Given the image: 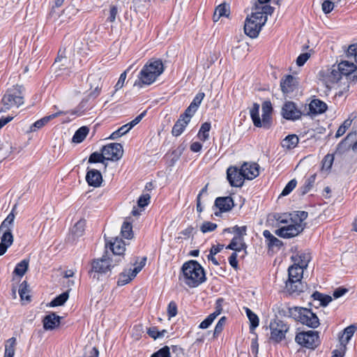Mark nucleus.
<instances>
[{
	"instance_id": "1",
	"label": "nucleus",
	"mask_w": 357,
	"mask_h": 357,
	"mask_svg": "<svg viewBox=\"0 0 357 357\" xmlns=\"http://www.w3.org/2000/svg\"><path fill=\"white\" fill-rule=\"evenodd\" d=\"M270 0H257L252 8L250 15H248L244 24V32L251 38L259 36L261 28L267 22L268 15H271L274 8L268 4Z\"/></svg>"
},
{
	"instance_id": "2",
	"label": "nucleus",
	"mask_w": 357,
	"mask_h": 357,
	"mask_svg": "<svg viewBox=\"0 0 357 357\" xmlns=\"http://www.w3.org/2000/svg\"><path fill=\"white\" fill-rule=\"evenodd\" d=\"M181 271L179 280L190 287H196L206 280L204 268L196 261L190 260L184 263Z\"/></svg>"
},
{
	"instance_id": "3",
	"label": "nucleus",
	"mask_w": 357,
	"mask_h": 357,
	"mask_svg": "<svg viewBox=\"0 0 357 357\" xmlns=\"http://www.w3.org/2000/svg\"><path fill=\"white\" fill-rule=\"evenodd\" d=\"M165 70L160 59H151L144 66L138 75V83L135 85H150L163 73Z\"/></svg>"
},
{
	"instance_id": "4",
	"label": "nucleus",
	"mask_w": 357,
	"mask_h": 357,
	"mask_svg": "<svg viewBox=\"0 0 357 357\" xmlns=\"http://www.w3.org/2000/svg\"><path fill=\"white\" fill-rule=\"evenodd\" d=\"M288 315L308 327L316 328L319 326V320L310 309L301 307L288 308Z\"/></svg>"
},
{
	"instance_id": "5",
	"label": "nucleus",
	"mask_w": 357,
	"mask_h": 357,
	"mask_svg": "<svg viewBox=\"0 0 357 357\" xmlns=\"http://www.w3.org/2000/svg\"><path fill=\"white\" fill-rule=\"evenodd\" d=\"M303 269L295 265H291L288 268V280L286 282V289L289 294H297L303 292L304 285L301 282L303 278Z\"/></svg>"
},
{
	"instance_id": "6",
	"label": "nucleus",
	"mask_w": 357,
	"mask_h": 357,
	"mask_svg": "<svg viewBox=\"0 0 357 357\" xmlns=\"http://www.w3.org/2000/svg\"><path fill=\"white\" fill-rule=\"evenodd\" d=\"M23 103L24 97L22 94L21 87L16 86L9 89L2 98V107L0 109V113L6 112L13 107H18Z\"/></svg>"
},
{
	"instance_id": "7",
	"label": "nucleus",
	"mask_w": 357,
	"mask_h": 357,
	"mask_svg": "<svg viewBox=\"0 0 357 357\" xmlns=\"http://www.w3.org/2000/svg\"><path fill=\"white\" fill-rule=\"evenodd\" d=\"M114 267L115 264H111L107 257L102 256L101 258L93 260L89 274L93 279L99 280V274H105Z\"/></svg>"
},
{
	"instance_id": "8",
	"label": "nucleus",
	"mask_w": 357,
	"mask_h": 357,
	"mask_svg": "<svg viewBox=\"0 0 357 357\" xmlns=\"http://www.w3.org/2000/svg\"><path fill=\"white\" fill-rule=\"evenodd\" d=\"M270 329L271 339L279 342L285 337V335L289 331V326L283 321L275 319L271 321Z\"/></svg>"
},
{
	"instance_id": "9",
	"label": "nucleus",
	"mask_w": 357,
	"mask_h": 357,
	"mask_svg": "<svg viewBox=\"0 0 357 357\" xmlns=\"http://www.w3.org/2000/svg\"><path fill=\"white\" fill-rule=\"evenodd\" d=\"M318 333L313 331L301 332L295 337L296 342L303 347L314 349L317 345Z\"/></svg>"
},
{
	"instance_id": "10",
	"label": "nucleus",
	"mask_w": 357,
	"mask_h": 357,
	"mask_svg": "<svg viewBox=\"0 0 357 357\" xmlns=\"http://www.w3.org/2000/svg\"><path fill=\"white\" fill-rule=\"evenodd\" d=\"M106 160L116 161L123 156V149L121 144L112 143L102 149Z\"/></svg>"
},
{
	"instance_id": "11",
	"label": "nucleus",
	"mask_w": 357,
	"mask_h": 357,
	"mask_svg": "<svg viewBox=\"0 0 357 357\" xmlns=\"http://www.w3.org/2000/svg\"><path fill=\"white\" fill-rule=\"evenodd\" d=\"M281 114L287 120L296 121L301 117L302 112L295 102L286 101L282 107Z\"/></svg>"
},
{
	"instance_id": "12",
	"label": "nucleus",
	"mask_w": 357,
	"mask_h": 357,
	"mask_svg": "<svg viewBox=\"0 0 357 357\" xmlns=\"http://www.w3.org/2000/svg\"><path fill=\"white\" fill-rule=\"evenodd\" d=\"M304 229V225L291 222L288 225H284L275 231V234L284 238H289L299 234Z\"/></svg>"
},
{
	"instance_id": "13",
	"label": "nucleus",
	"mask_w": 357,
	"mask_h": 357,
	"mask_svg": "<svg viewBox=\"0 0 357 357\" xmlns=\"http://www.w3.org/2000/svg\"><path fill=\"white\" fill-rule=\"evenodd\" d=\"M227 180L230 185L234 187H241L243 184L244 176L241 168L238 169L235 167H229L227 171Z\"/></svg>"
},
{
	"instance_id": "14",
	"label": "nucleus",
	"mask_w": 357,
	"mask_h": 357,
	"mask_svg": "<svg viewBox=\"0 0 357 357\" xmlns=\"http://www.w3.org/2000/svg\"><path fill=\"white\" fill-rule=\"evenodd\" d=\"M342 77V75L340 73L337 66L333 65L324 77V82H325L327 88L331 89L333 84L337 83Z\"/></svg>"
},
{
	"instance_id": "15",
	"label": "nucleus",
	"mask_w": 357,
	"mask_h": 357,
	"mask_svg": "<svg viewBox=\"0 0 357 357\" xmlns=\"http://www.w3.org/2000/svg\"><path fill=\"white\" fill-rule=\"evenodd\" d=\"M234 206V201L231 197H218L215 200V206L219 209V212H215V215L218 216L221 213L229 211Z\"/></svg>"
},
{
	"instance_id": "16",
	"label": "nucleus",
	"mask_w": 357,
	"mask_h": 357,
	"mask_svg": "<svg viewBox=\"0 0 357 357\" xmlns=\"http://www.w3.org/2000/svg\"><path fill=\"white\" fill-rule=\"evenodd\" d=\"M125 243L119 237L112 238L109 241H107L105 243L106 248H109L112 254L124 255L126 250Z\"/></svg>"
},
{
	"instance_id": "17",
	"label": "nucleus",
	"mask_w": 357,
	"mask_h": 357,
	"mask_svg": "<svg viewBox=\"0 0 357 357\" xmlns=\"http://www.w3.org/2000/svg\"><path fill=\"white\" fill-rule=\"evenodd\" d=\"M241 171L245 179L252 180L259 174V165L257 163L244 162L241 166Z\"/></svg>"
},
{
	"instance_id": "18",
	"label": "nucleus",
	"mask_w": 357,
	"mask_h": 357,
	"mask_svg": "<svg viewBox=\"0 0 357 357\" xmlns=\"http://www.w3.org/2000/svg\"><path fill=\"white\" fill-rule=\"evenodd\" d=\"M296 86V78L291 75H287L284 79H282L280 81V87L282 93L288 96L289 93L293 92Z\"/></svg>"
},
{
	"instance_id": "19",
	"label": "nucleus",
	"mask_w": 357,
	"mask_h": 357,
	"mask_svg": "<svg viewBox=\"0 0 357 357\" xmlns=\"http://www.w3.org/2000/svg\"><path fill=\"white\" fill-rule=\"evenodd\" d=\"M61 317L52 312L46 315L43 320V328L46 331H52L58 327L60 324Z\"/></svg>"
},
{
	"instance_id": "20",
	"label": "nucleus",
	"mask_w": 357,
	"mask_h": 357,
	"mask_svg": "<svg viewBox=\"0 0 357 357\" xmlns=\"http://www.w3.org/2000/svg\"><path fill=\"white\" fill-rule=\"evenodd\" d=\"M311 259V257L309 253L298 252L295 255H292L291 260L294 262V265L301 267L304 269L307 267L308 263Z\"/></svg>"
},
{
	"instance_id": "21",
	"label": "nucleus",
	"mask_w": 357,
	"mask_h": 357,
	"mask_svg": "<svg viewBox=\"0 0 357 357\" xmlns=\"http://www.w3.org/2000/svg\"><path fill=\"white\" fill-rule=\"evenodd\" d=\"M86 180L89 185L97 188L100 186L102 181V176L98 170L89 169L86 173Z\"/></svg>"
},
{
	"instance_id": "22",
	"label": "nucleus",
	"mask_w": 357,
	"mask_h": 357,
	"mask_svg": "<svg viewBox=\"0 0 357 357\" xmlns=\"http://www.w3.org/2000/svg\"><path fill=\"white\" fill-rule=\"evenodd\" d=\"M262 107V121L264 128H268L271 120V114L273 107L270 101H264L261 105Z\"/></svg>"
},
{
	"instance_id": "23",
	"label": "nucleus",
	"mask_w": 357,
	"mask_h": 357,
	"mask_svg": "<svg viewBox=\"0 0 357 357\" xmlns=\"http://www.w3.org/2000/svg\"><path fill=\"white\" fill-rule=\"evenodd\" d=\"M342 76L348 77L356 70V65L352 61H343L337 65Z\"/></svg>"
},
{
	"instance_id": "24",
	"label": "nucleus",
	"mask_w": 357,
	"mask_h": 357,
	"mask_svg": "<svg viewBox=\"0 0 357 357\" xmlns=\"http://www.w3.org/2000/svg\"><path fill=\"white\" fill-rule=\"evenodd\" d=\"M263 235L266 238L269 249H273L275 248L280 249L283 245L282 242L274 236L268 230H264Z\"/></svg>"
},
{
	"instance_id": "25",
	"label": "nucleus",
	"mask_w": 357,
	"mask_h": 357,
	"mask_svg": "<svg viewBox=\"0 0 357 357\" xmlns=\"http://www.w3.org/2000/svg\"><path fill=\"white\" fill-rule=\"evenodd\" d=\"M309 109L310 112L313 114H321L326 110L327 105L324 102L319 99H314L310 103Z\"/></svg>"
},
{
	"instance_id": "26",
	"label": "nucleus",
	"mask_w": 357,
	"mask_h": 357,
	"mask_svg": "<svg viewBox=\"0 0 357 357\" xmlns=\"http://www.w3.org/2000/svg\"><path fill=\"white\" fill-rule=\"evenodd\" d=\"M227 249L232 250L234 251H241L246 248V245L244 242L243 237L234 236L230 243L227 246Z\"/></svg>"
},
{
	"instance_id": "27",
	"label": "nucleus",
	"mask_w": 357,
	"mask_h": 357,
	"mask_svg": "<svg viewBox=\"0 0 357 357\" xmlns=\"http://www.w3.org/2000/svg\"><path fill=\"white\" fill-rule=\"evenodd\" d=\"M250 117L252 120L253 124L258 128L264 127L262 119L259 117V105L254 103L250 111Z\"/></svg>"
},
{
	"instance_id": "28",
	"label": "nucleus",
	"mask_w": 357,
	"mask_h": 357,
	"mask_svg": "<svg viewBox=\"0 0 357 357\" xmlns=\"http://www.w3.org/2000/svg\"><path fill=\"white\" fill-rule=\"evenodd\" d=\"M61 114H63V112H56L55 114H52L51 115L45 116L38 121H36L31 127L30 130L31 132H34L38 129H40L43 128L45 125H46L50 120L54 119L55 117L58 116Z\"/></svg>"
},
{
	"instance_id": "29",
	"label": "nucleus",
	"mask_w": 357,
	"mask_h": 357,
	"mask_svg": "<svg viewBox=\"0 0 357 357\" xmlns=\"http://www.w3.org/2000/svg\"><path fill=\"white\" fill-rule=\"evenodd\" d=\"M298 142L299 139L296 135H289L282 141L281 145L283 148L291 150L297 146Z\"/></svg>"
},
{
	"instance_id": "30",
	"label": "nucleus",
	"mask_w": 357,
	"mask_h": 357,
	"mask_svg": "<svg viewBox=\"0 0 357 357\" xmlns=\"http://www.w3.org/2000/svg\"><path fill=\"white\" fill-rule=\"evenodd\" d=\"M189 122L190 121L180 116L172 128V135L176 137L181 135Z\"/></svg>"
},
{
	"instance_id": "31",
	"label": "nucleus",
	"mask_w": 357,
	"mask_h": 357,
	"mask_svg": "<svg viewBox=\"0 0 357 357\" xmlns=\"http://www.w3.org/2000/svg\"><path fill=\"white\" fill-rule=\"evenodd\" d=\"M356 330V327L354 325H350L345 328L343 331V334L342 337H340L341 344L345 346L349 342L351 337L354 335Z\"/></svg>"
},
{
	"instance_id": "32",
	"label": "nucleus",
	"mask_w": 357,
	"mask_h": 357,
	"mask_svg": "<svg viewBox=\"0 0 357 357\" xmlns=\"http://www.w3.org/2000/svg\"><path fill=\"white\" fill-rule=\"evenodd\" d=\"M15 219V214L11 211L0 225V234L1 231H11Z\"/></svg>"
},
{
	"instance_id": "33",
	"label": "nucleus",
	"mask_w": 357,
	"mask_h": 357,
	"mask_svg": "<svg viewBox=\"0 0 357 357\" xmlns=\"http://www.w3.org/2000/svg\"><path fill=\"white\" fill-rule=\"evenodd\" d=\"M85 226H86V221L85 220H79L77 221L75 225L73 226L72 229V235L73 237L79 238L84 234L85 231Z\"/></svg>"
},
{
	"instance_id": "34",
	"label": "nucleus",
	"mask_w": 357,
	"mask_h": 357,
	"mask_svg": "<svg viewBox=\"0 0 357 357\" xmlns=\"http://www.w3.org/2000/svg\"><path fill=\"white\" fill-rule=\"evenodd\" d=\"M16 345V338L11 337L8 339L5 344L4 357H14L15 347Z\"/></svg>"
},
{
	"instance_id": "35",
	"label": "nucleus",
	"mask_w": 357,
	"mask_h": 357,
	"mask_svg": "<svg viewBox=\"0 0 357 357\" xmlns=\"http://www.w3.org/2000/svg\"><path fill=\"white\" fill-rule=\"evenodd\" d=\"M89 129L86 126L79 128L73 137V142L75 143H81L86 137Z\"/></svg>"
},
{
	"instance_id": "36",
	"label": "nucleus",
	"mask_w": 357,
	"mask_h": 357,
	"mask_svg": "<svg viewBox=\"0 0 357 357\" xmlns=\"http://www.w3.org/2000/svg\"><path fill=\"white\" fill-rule=\"evenodd\" d=\"M28 267L29 260L24 259L16 265L13 271V274L22 278L27 271Z\"/></svg>"
},
{
	"instance_id": "37",
	"label": "nucleus",
	"mask_w": 357,
	"mask_h": 357,
	"mask_svg": "<svg viewBox=\"0 0 357 357\" xmlns=\"http://www.w3.org/2000/svg\"><path fill=\"white\" fill-rule=\"evenodd\" d=\"M245 312L250 322V331L253 332L255 329L259 326V318L256 314H255L248 307L245 308Z\"/></svg>"
},
{
	"instance_id": "38",
	"label": "nucleus",
	"mask_w": 357,
	"mask_h": 357,
	"mask_svg": "<svg viewBox=\"0 0 357 357\" xmlns=\"http://www.w3.org/2000/svg\"><path fill=\"white\" fill-rule=\"evenodd\" d=\"M312 297L314 300L319 301L321 306H326L332 301L331 296L323 294L319 291L313 293Z\"/></svg>"
},
{
	"instance_id": "39",
	"label": "nucleus",
	"mask_w": 357,
	"mask_h": 357,
	"mask_svg": "<svg viewBox=\"0 0 357 357\" xmlns=\"http://www.w3.org/2000/svg\"><path fill=\"white\" fill-rule=\"evenodd\" d=\"M121 236L127 239H131L133 238L132 226L131 223L125 221L121 227Z\"/></svg>"
},
{
	"instance_id": "40",
	"label": "nucleus",
	"mask_w": 357,
	"mask_h": 357,
	"mask_svg": "<svg viewBox=\"0 0 357 357\" xmlns=\"http://www.w3.org/2000/svg\"><path fill=\"white\" fill-rule=\"evenodd\" d=\"M315 178L316 174H313L305 180L304 185L300 188V192L302 195H305L310 190L314 183Z\"/></svg>"
},
{
	"instance_id": "41",
	"label": "nucleus",
	"mask_w": 357,
	"mask_h": 357,
	"mask_svg": "<svg viewBox=\"0 0 357 357\" xmlns=\"http://www.w3.org/2000/svg\"><path fill=\"white\" fill-rule=\"evenodd\" d=\"M211 129V123L208 122L204 123L198 132V137L200 140L204 142L208 139L209 135L208 132Z\"/></svg>"
},
{
	"instance_id": "42",
	"label": "nucleus",
	"mask_w": 357,
	"mask_h": 357,
	"mask_svg": "<svg viewBox=\"0 0 357 357\" xmlns=\"http://www.w3.org/2000/svg\"><path fill=\"white\" fill-rule=\"evenodd\" d=\"M130 129H132V128H130V126L128 123L123 125L121 128H119L118 130L113 132L109 138L111 139H113V140L116 139L119 137H120L123 136V135L126 134L127 132H128V131Z\"/></svg>"
},
{
	"instance_id": "43",
	"label": "nucleus",
	"mask_w": 357,
	"mask_h": 357,
	"mask_svg": "<svg viewBox=\"0 0 357 357\" xmlns=\"http://www.w3.org/2000/svg\"><path fill=\"white\" fill-rule=\"evenodd\" d=\"M291 215L293 218L294 222L297 223V225H304L303 222L307 219L308 214L305 211H295L291 213Z\"/></svg>"
},
{
	"instance_id": "44",
	"label": "nucleus",
	"mask_w": 357,
	"mask_h": 357,
	"mask_svg": "<svg viewBox=\"0 0 357 357\" xmlns=\"http://www.w3.org/2000/svg\"><path fill=\"white\" fill-rule=\"evenodd\" d=\"M68 292L66 291L56 296L54 300H52L50 303V305L52 307L60 306L63 305L66 301L68 298Z\"/></svg>"
},
{
	"instance_id": "45",
	"label": "nucleus",
	"mask_w": 357,
	"mask_h": 357,
	"mask_svg": "<svg viewBox=\"0 0 357 357\" xmlns=\"http://www.w3.org/2000/svg\"><path fill=\"white\" fill-rule=\"evenodd\" d=\"M101 153L93 152L91 154L89 158V163L100 162L104 163L105 160L103 151L101 150Z\"/></svg>"
},
{
	"instance_id": "46",
	"label": "nucleus",
	"mask_w": 357,
	"mask_h": 357,
	"mask_svg": "<svg viewBox=\"0 0 357 357\" xmlns=\"http://www.w3.org/2000/svg\"><path fill=\"white\" fill-rule=\"evenodd\" d=\"M132 67V65H131L129 68H127L126 70H125L123 73L121 74L117 83L114 86V91L112 93V95H111L112 97L114 95V93L118 90H119L120 89H121L123 87L125 80H126V78L127 73L131 69Z\"/></svg>"
},
{
	"instance_id": "47",
	"label": "nucleus",
	"mask_w": 357,
	"mask_h": 357,
	"mask_svg": "<svg viewBox=\"0 0 357 357\" xmlns=\"http://www.w3.org/2000/svg\"><path fill=\"white\" fill-rule=\"evenodd\" d=\"M133 278H134L132 276L130 272L128 271V273L123 272L119 275L117 284L118 286H123L129 283Z\"/></svg>"
},
{
	"instance_id": "48",
	"label": "nucleus",
	"mask_w": 357,
	"mask_h": 357,
	"mask_svg": "<svg viewBox=\"0 0 357 357\" xmlns=\"http://www.w3.org/2000/svg\"><path fill=\"white\" fill-rule=\"evenodd\" d=\"M29 292L28 284L26 281H23L19 289V294L22 300L30 301V296L27 294Z\"/></svg>"
},
{
	"instance_id": "49",
	"label": "nucleus",
	"mask_w": 357,
	"mask_h": 357,
	"mask_svg": "<svg viewBox=\"0 0 357 357\" xmlns=\"http://www.w3.org/2000/svg\"><path fill=\"white\" fill-rule=\"evenodd\" d=\"M352 120L350 119H346L343 123L339 127L335 134V137L338 138L342 136L347 131V130L351 126Z\"/></svg>"
},
{
	"instance_id": "50",
	"label": "nucleus",
	"mask_w": 357,
	"mask_h": 357,
	"mask_svg": "<svg viewBox=\"0 0 357 357\" xmlns=\"http://www.w3.org/2000/svg\"><path fill=\"white\" fill-rule=\"evenodd\" d=\"M148 335L153 337L154 340L163 337L165 333H167L166 330H162L161 331H159L155 326L151 327L148 328L147 330Z\"/></svg>"
},
{
	"instance_id": "51",
	"label": "nucleus",
	"mask_w": 357,
	"mask_h": 357,
	"mask_svg": "<svg viewBox=\"0 0 357 357\" xmlns=\"http://www.w3.org/2000/svg\"><path fill=\"white\" fill-rule=\"evenodd\" d=\"M334 161V156L332 154H327L322 160V169L328 170L331 168Z\"/></svg>"
},
{
	"instance_id": "52",
	"label": "nucleus",
	"mask_w": 357,
	"mask_h": 357,
	"mask_svg": "<svg viewBox=\"0 0 357 357\" xmlns=\"http://www.w3.org/2000/svg\"><path fill=\"white\" fill-rule=\"evenodd\" d=\"M2 236L1 237V242L4 243L7 246H10L13 242V236L11 231H1Z\"/></svg>"
},
{
	"instance_id": "53",
	"label": "nucleus",
	"mask_w": 357,
	"mask_h": 357,
	"mask_svg": "<svg viewBox=\"0 0 357 357\" xmlns=\"http://www.w3.org/2000/svg\"><path fill=\"white\" fill-rule=\"evenodd\" d=\"M276 220L279 224H284V225H288L294 222L291 213H285L282 215H279L278 218H276Z\"/></svg>"
},
{
	"instance_id": "54",
	"label": "nucleus",
	"mask_w": 357,
	"mask_h": 357,
	"mask_svg": "<svg viewBox=\"0 0 357 357\" xmlns=\"http://www.w3.org/2000/svg\"><path fill=\"white\" fill-rule=\"evenodd\" d=\"M297 181L296 179L291 180L284 187L282 192H281V196L288 195L296 186Z\"/></svg>"
},
{
	"instance_id": "55",
	"label": "nucleus",
	"mask_w": 357,
	"mask_h": 357,
	"mask_svg": "<svg viewBox=\"0 0 357 357\" xmlns=\"http://www.w3.org/2000/svg\"><path fill=\"white\" fill-rule=\"evenodd\" d=\"M347 56L350 61H354L357 56V44H353L349 46L347 52Z\"/></svg>"
},
{
	"instance_id": "56",
	"label": "nucleus",
	"mask_w": 357,
	"mask_h": 357,
	"mask_svg": "<svg viewBox=\"0 0 357 357\" xmlns=\"http://www.w3.org/2000/svg\"><path fill=\"white\" fill-rule=\"evenodd\" d=\"M217 13H219V16H225L227 17L229 13V6L225 3H221L219 5L215 10Z\"/></svg>"
},
{
	"instance_id": "57",
	"label": "nucleus",
	"mask_w": 357,
	"mask_h": 357,
	"mask_svg": "<svg viewBox=\"0 0 357 357\" xmlns=\"http://www.w3.org/2000/svg\"><path fill=\"white\" fill-rule=\"evenodd\" d=\"M151 196L149 194H144L139 197L137 200V205L140 208H144L150 203Z\"/></svg>"
},
{
	"instance_id": "58",
	"label": "nucleus",
	"mask_w": 357,
	"mask_h": 357,
	"mask_svg": "<svg viewBox=\"0 0 357 357\" xmlns=\"http://www.w3.org/2000/svg\"><path fill=\"white\" fill-rule=\"evenodd\" d=\"M151 357H170L169 347L165 346L152 354Z\"/></svg>"
},
{
	"instance_id": "59",
	"label": "nucleus",
	"mask_w": 357,
	"mask_h": 357,
	"mask_svg": "<svg viewBox=\"0 0 357 357\" xmlns=\"http://www.w3.org/2000/svg\"><path fill=\"white\" fill-rule=\"evenodd\" d=\"M197 111V109L195 107L192 106L190 105L188 108L185 110V112L181 114L180 116L183 118L184 119L190 121L191 117L195 114V112Z\"/></svg>"
},
{
	"instance_id": "60",
	"label": "nucleus",
	"mask_w": 357,
	"mask_h": 357,
	"mask_svg": "<svg viewBox=\"0 0 357 357\" xmlns=\"http://www.w3.org/2000/svg\"><path fill=\"white\" fill-rule=\"evenodd\" d=\"M217 228V225L211 222H204L201 226V231L203 233L214 231Z\"/></svg>"
},
{
	"instance_id": "61",
	"label": "nucleus",
	"mask_w": 357,
	"mask_h": 357,
	"mask_svg": "<svg viewBox=\"0 0 357 357\" xmlns=\"http://www.w3.org/2000/svg\"><path fill=\"white\" fill-rule=\"evenodd\" d=\"M215 319V314H209L203 321L201 322L199 324V328L202 329L208 328Z\"/></svg>"
},
{
	"instance_id": "62",
	"label": "nucleus",
	"mask_w": 357,
	"mask_h": 357,
	"mask_svg": "<svg viewBox=\"0 0 357 357\" xmlns=\"http://www.w3.org/2000/svg\"><path fill=\"white\" fill-rule=\"evenodd\" d=\"M123 255L122 254H113L111 257H107V259L111 264H115L116 266L123 261Z\"/></svg>"
},
{
	"instance_id": "63",
	"label": "nucleus",
	"mask_w": 357,
	"mask_h": 357,
	"mask_svg": "<svg viewBox=\"0 0 357 357\" xmlns=\"http://www.w3.org/2000/svg\"><path fill=\"white\" fill-rule=\"evenodd\" d=\"M167 314L169 318L174 317L177 314V305L175 302L171 301L167 307Z\"/></svg>"
},
{
	"instance_id": "64",
	"label": "nucleus",
	"mask_w": 357,
	"mask_h": 357,
	"mask_svg": "<svg viewBox=\"0 0 357 357\" xmlns=\"http://www.w3.org/2000/svg\"><path fill=\"white\" fill-rule=\"evenodd\" d=\"M334 8V3L330 0H324L322 3V10L324 13L328 14L331 13Z\"/></svg>"
}]
</instances>
